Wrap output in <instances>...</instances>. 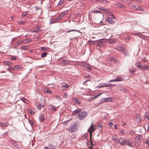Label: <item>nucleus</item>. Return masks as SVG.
Instances as JSON below:
<instances>
[{
	"label": "nucleus",
	"instance_id": "nucleus-1",
	"mask_svg": "<svg viewBox=\"0 0 149 149\" xmlns=\"http://www.w3.org/2000/svg\"><path fill=\"white\" fill-rule=\"evenodd\" d=\"M96 126L95 125H93V123H92L90 128L88 129V131L89 132L90 136V141L91 145H92V132H93L96 130Z\"/></svg>",
	"mask_w": 149,
	"mask_h": 149
},
{
	"label": "nucleus",
	"instance_id": "nucleus-2",
	"mask_svg": "<svg viewBox=\"0 0 149 149\" xmlns=\"http://www.w3.org/2000/svg\"><path fill=\"white\" fill-rule=\"evenodd\" d=\"M88 113L87 111H84L79 114L78 117L80 120H82L84 119L87 116Z\"/></svg>",
	"mask_w": 149,
	"mask_h": 149
},
{
	"label": "nucleus",
	"instance_id": "nucleus-3",
	"mask_svg": "<svg viewBox=\"0 0 149 149\" xmlns=\"http://www.w3.org/2000/svg\"><path fill=\"white\" fill-rule=\"evenodd\" d=\"M78 127L77 125L75 124H73L71 125L68 130L70 132H72L74 131H75Z\"/></svg>",
	"mask_w": 149,
	"mask_h": 149
},
{
	"label": "nucleus",
	"instance_id": "nucleus-4",
	"mask_svg": "<svg viewBox=\"0 0 149 149\" xmlns=\"http://www.w3.org/2000/svg\"><path fill=\"white\" fill-rule=\"evenodd\" d=\"M114 5L117 6V7L120 8H125L126 6L125 5L119 2H116L115 3Z\"/></svg>",
	"mask_w": 149,
	"mask_h": 149
},
{
	"label": "nucleus",
	"instance_id": "nucleus-5",
	"mask_svg": "<svg viewBox=\"0 0 149 149\" xmlns=\"http://www.w3.org/2000/svg\"><path fill=\"white\" fill-rule=\"evenodd\" d=\"M69 86L68 84L66 83H63L62 84V88L63 91H65L69 88Z\"/></svg>",
	"mask_w": 149,
	"mask_h": 149
},
{
	"label": "nucleus",
	"instance_id": "nucleus-6",
	"mask_svg": "<svg viewBox=\"0 0 149 149\" xmlns=\"http://www.w3.org/2000/svg\"><path fill=\"white\" fill-rule=\"evenodd\" d=\"M3 65H6L8 66H11L13 65V63L12 62L7 61H4L2 62Z\"/></svg>",
	"mask_w": 149,
	"mask_h": 149
},
{
	"label": "nucleus",
	"instance_id": "nucleus-7",
	"mask_svg": "<svg viewBox=\"0 0 149 149\" xmlns=\"http://www.w3.org/2000/svg\"><path fill=\"white\" fill-rule=\"evenodd\" d=\"M97 8L103 11L106 12V13H111V10L108 9L104 8L102 7L100 8Z\"/></svg>",
	"mask_w": 149,
	"mask_h": 149
},
{
	"label": "nucleus",
	"instance_id": "nucleus-8",
	"mask_svg": "<svg viewBox=\"0 0 149 149\" xmlns=\"http://www.w3.org/2000/svg\"><path fill=\"white\" fill-rule=\"evenodd\" d=\"M117 89L118 90L123 91L124 92H126L127 91V90L126 88L120 86H118L117 87Z\"/></svg>",
	"mask_w": 149,
	"mask_h": 149
},
{
	"label": "nucleus",
	"instance_id": "nucleus-9",
	"mask_svg": "<svg viewBox=\"0 0 149 149\" xmlns=\"http://www.w3.org/2000/svg\"><path fill=\"white\" fill-rule=\"evenodd\" d=\"M81 109H76L72 112V116H74L76 114L81 112Z\"/></svg>",
	"mask_w": 149,
	"mask_h": 149
},
{
	"label": "nucleus",
	"instance_id": "nucleus-10",
	"mask_svg": "<svg viewBox=\"0 0 149 149\" xmlns=\"http://www.w3.org/2000/svg\"><path fill=\"white\" fill-rule=\"evenodd\" d=\"M136 121L137 123L140 122L141 121V118L139 114H136Z\"/></svg>",
	"mask_w": 149,
	"mask_h": 149
},
{
	"label": "nucleus",
	"instance_id": "nucleus-11",
	"mask_svg": "<svg viewBox=\"0 0 149 149\" xmlns=\"http://www.w3.org/2000/svg\"><path fill=\"white\" fill-rule=\"evenodd\" d=\"M106 21L110 24H114L115 22L114 21L112 20L111 17H108L106 19Z\"/></svg>",
	"mask_w": 149,
	"mask_h": 149
},
{
	"label": "nucleus",
	"instance_id": "nucleus-12",
	"mask_svg": "<svg viewBox=\"0 0 149 149\" xmlns=\"http://www.w3.org/2000/svg\"><path fill=\"white\" fill-rule=\"evenodd\" d=\"M120 139H122V141L121 142L119 143L121 145L123 146L126 143V140L123 138H120Z\"/></svg>",
	"mask_w": 149,
	"mask_h": 149
},
{
	"label": "nucleus",
	"instance_id": "nucleus-13",
	"mask_svg": "<svg viewBox=\"0 0 149 149\" xmlns=\"http://www.w3.org/2000/svg\"><path fill=\"white\" fill-rule=\"evenodd\" d=\"M9 124L8 123H0V125L2 127H7L8 125Z\"/></svg>",
	"mask_w": 149,
	"mask_h": 149
},
{
	"label": "nucleus",
	"instance_id": "nucleus-14",
	"mask_svg": "<svg viewBox=\"0 0 149 149\" xmlns=\"http://www.w3.org/2000/svg\"><path fill=\"white\" fill-rule=\"evenodd\" d=\"M11 143H12L13 144V146L14 147H15L16 148H18V145L17 144V143H15V141L11 140Z\"/></svg>",
	"mask_w": 149,
	"mask_h": 149
},
{
	"label": "nucleus",
	"instance_id": "nucleus-15",
	"mask_svg": "<svg viewBox=\"0 0 149 149\" xmlns=\"http://www.w3.org/2000/svg\"><path fill=\"white\" fill-rule=\"evenodd\" d=\"M142 138V137L141 135H139L136 136L135 139L136 141H138V143H139V142L141 141V139Z\"/></svg>",
	"mask_w": 149,
	"mask_h": 149
},
{
	"label": "nucleus",
	"instance_id": "nucleus-16",
	"mask_svg": "<svg viewBox=\"0 0 149 149\" xmlns=\"http://www.w3.org/2000/svg\"><path fill=\"white\" fill-rule=\"evenodd\" d=\"M126 143H127V145L130 147H133V146L132 145V141H131L128 140L127 142H126Z\"/></svg>",
	"mask_w": 149,
	"mask_h": 149
},
{
	"label": "nucleus",
	"instance_id": "nucleus-17",
	"mask_svg": "<svg viewBox=\"0 0 149 149\" xmlns=\"http://www.w3.org/2000/svg\"><path fill=\"white\" fill-rule=\"evenodd\" d=\"M135 10H140L142 11H144V10L142 7L140 6H138L137 7L136 6Z\"/></svg>",
	"mask_w": 149,
	"mask_h": 149
},
{
	"label": "nucleus",
	"instance_id": "nucleus-18",
	"mask_svg": "<svg viewBox=\"0 0 149 149\" xmlns=\"http://www.w3.org/2000/svg\"><path fill=\"white\" fill-rule=\"evenodd\" d=\"M44 91L48 93L49 94H51L52 93V91L50 90L48 88H46L44 89Z\"/></svg>",
	"mask_w": 149,
	"mask_h": 149
},
{
	"label": "nucleus",
	"instance_id": "nucleus-19",
	"mask_svg": "<svg viewBox=\"0 0 149 149\" xmlns=\"http://www.w3.org/2000/svg\"><path fill=\"white\" fill-rule=\"evenodd\" d=\"M67 13V12L66 11H64L62 13H60L59 15L63 19V16L66 14Z\"/></svg>",
	"mask_w": 149,
	"mask_h": 149
},
{
	"label": "nucleus",
	"instance_id": "nucleus-20",
	"mask_svg": "<svg viewBox=\"0 0 149 149\" xmlns=\"http://www.w3.org/2000/svg\"><path fill=\"white\" fill-rule=\"evenodd\" d=\"M73 100L75 103L77 104H80V102L76 98L74 97L73 99Z\"/></svg>",
	"mask_w": 149,
	"mask_h": 149
},
{
	"label": "nucleus",
	"instance_id": "nucleus-21",
	"mask_svg": "<svg viewBox=\"0 0 149 149\" xmlns=\"http://www.w3.org/2000/svg\"><path fill=\"white\" fill-rule=\"evenodd\" d=\"M133 34L135 36H139L141 38H144V37L140 33H133Z\"/></svg>",
	"mask_w": 149,
	"mask_h": 149
},
{
	"label": "nucleus",
	"instance_id": "nucleus-22",
	"mask_svg": "<svg viewBox=\"0 0 149 149\" xmlns=\"http://www.w3.org/2000/svg\"><path fill=\"white\" fill-rule=\"evenodd\" d=\"M123 78L120 77H117L115 79V82L122 81Z\"/></svg>",
	"mask_w": 149,
	"mask_h": 149
},
{
	"label": "nucleus",
	"instance_id": "nucleus-23",
	"mask_svg": "<svg viewBox=\"0 0 149 149\" xmlns=\"http://www.w3.org/2000/svg\"><path fill=\"white\" fill-rule=\"evenodd\" d=\"M39 120L41 122L44 121L45 120L44 116L43 115H41L39 117Z\"/></svg>",
	"mask_w": 149,
	"mask_h": 149
},
{
	"label": "nucleus",
	"instance_id": "nucleus-24",
	"mask_svg": "<svg viewBox=\"0 0 149 149\" xmlns=\"http://www.w3.org/2000/svg\"><path fill=\"white\" fill-rule=\"evenodd\" d=\"M48 53L46 52H43L41 54V57L42 58L46 57Z\"/></svg>",
	"mask_w": 149,
	"mask_h": 149
},
{
	"label": "nucleus",
	"instance_id": "nucleus-25",
	"mask_svg": "<svg viewBox=\"0 0 149 149\" xmlns=\"http://www.w3.org/2000/svg\"><path fill=\"white\" fill-rule=\"evenodd\" d=\"M29 47L27 46L24 45L22 46L21 47V49L23 50H25L29 49Z\"/></svg>",
	"mask_w": 149,
	"mask_h": 149
},
{
	"label": "nucleus",
	"instance_id": "nucleus-26",
	"mask_svg": "<svg viewBox=\"0 0 149 149\" xmlns=\"http://www.w3.org/2000/svg\"><path fill=\"white\" fill-rule=\"evenodd\" d=\"M48 147L50 149H55V147L54 145L52 143L48 144Z\"/></svg>",
	"mask_w": 149,
	"mask_h": 149
},
{
	"label": "nucleus",
	"instance_id": "nucleus-27",
	"mask_svg": "<svg viewBox=\"0 0 149 149\" xmlns=\"http://www.w3.org/2000/svg\"><path fill=\"white\" fill-rule=\"evenodd\" d=\"M113 140L116 142L118 143H120V139H119L117 137H115L113 138Z\"/></svg>",
	"mask_w": 149,
	"mask_h": 149
},
{
	"label": "nucleus",
	"instance_id": "nucleus-28",
	"mask_svg": "<svg viewBox=\"0 0 149 149\" xmlns=\"http://www.w3.org/2000/svg\"><path fill=\"white\" fill-rule=\"evenodd\" d=\"M102 85L104 87H108L109 86H111V85H112V84H107L106 83H104Z\"/></svg>",
	"mask_w": 149,
	"mask_h": 149
},
{
	"label": "nucleus",
	"instance_id": "nucleus-29",
	"mask_svg": "<svg viewBox=\"0 0 149 149\" xmlns=\"http://www.w3.org/2000/svg\"><path fill=\"white\" fill-rule=\"evenodd\" d=\"M104 99L106 102H109V101L111 102L112 100V98L111 97L105 98H104Z\"/></svg>",
	"mask_w": 149,
	"mask_h": 149
},
{
	"label": "nucleus",
	"instance_id": "nucleus-30",
	"mask_svg": "<svg viewBox=\"0 0 149 149\" xmlns=\"http://www.w3.org/2000/svg\"><path fill=\"white\" fill-rule=\"evenodd\" d=\"M98 127L100 130H102V125L101 123H100L97 125Z\"/></svg>",
	"mask_w": 149,
	"mask_h": 149
},
{
	"label": "nucleus",
	"instance_id": "nucleus-31",
	"mask_svg": "<svg viewBox=\"0 0 149 149\" xmlns=\"http://www.w3.org/2000/svg\"><path fill=\"white\" fill-rule=\"evenodd\" d=\"M91 12L92 13H100V11L97 10H92Z\"/></svg>",
	"mask_w": 149,
	"mask_h": 149
},
{
	"label": "nucleus",
	"instance_id": "nucleus-32",
	"mask_svg": "<svg viewBox=\"0 0 149 149\" xmlns=\"http://www.w3.org/2000/svg\"><path fill=\"white\" fill-rule=\"evenodd\" d=\"M29 121L30 124L31 125L32 127L33 126H34L35 124L33 121L32 120H29Z\"/></svg>",
	"mask_w": 149,
	"mask_h": 149
},
{
	"label": "nucleus",
	"instance_id": "nucleus-33",
	"mask_svg": "<svg viewBox=\"0 0 149 149\" xmlns=\"http://www.w3.org/2000/svg\"><path fill=\"white\" fill-rule=\"evenodd\" d=\"M50 109L52 110L53 111H55L56 109L55 107L54 106L52 105L51 106Z\"/></svg>",
	"mask_w": 149,
	"mask_h": 149
},
{
	"label": "nucleus",
	"instance_id": "nucleus-34",
	"mask_svg": "<svg viewBox=\"0 0 149 149\" xmlns=\"http://www.w3.org/2000/svg\"><path fill=\"white\" fill-rule=\"evenodd\" d=\"M63 62H64V64L65 65L68 64L70 63V61H65V60H63Z\"/></svg>",
	"mask_w": 149,
	"mask_h": 149
},
{
	"label": "nucleus",
	"instance_id": "nucleus-35",
	"mask_svg": "<svg viewBox=\"0 0 149 149\" xmlns=\"http://www.w3.org/2000/svg\"><path fill=\"white\" fill-rule=\"evenodd\" d=\"M64 0H61L58 3V5L59 6L62 5L64 3Z\"/></svg>",
	"mask_w": 149,
	"mask_h": 149
},
{
	"label": "nucleus",
	"instance_id": "nucleus-36",
	"mask_svg": "<svg viewBox=\"0 0 149 149\" xmlns=\"http://www.w3.org/2000/svg\"><path fill=\"white\" fill-rule=\"evenodd\" d=\"M98 1L104 3H105L106 2H108L107 0H98Z\"/></svg>",
	"mask_w": 149,
	"mask_h": 149
},
{
	"label": "nucleus",
	"instance_id": "nucleus-37",
	"mask_svg": "<svg viewBox=\"0 0 149 149\" xmlns=\"http://www.w3.org/2000/svg\"><path fill=\"white\" fill-rule=\"evenodd\" d=\"M22 100L25 103H28V100L24 98H22Z\"/></svg>",
	"mask_w": 149,
	"mask_h": 149
},
{
	"label": "nucleus",
	"instance_id": "nucleus-38",
	"mask_svg": "<svg viewBox=\"0 0 149 149\" xmlns=\"http://www.w3.org/2000/svg\"><path fill=\"white\" fill-rule=\"evenodd\" d=\"M57 21L56 20V19H51V23L52 24L55 22H57Z\"/></svg>",
	"mask_w": 149,
	"mask_h": 149
},
{
	"label": "nucleus",
	"instance_id": "nucleus-39",
	"mask_svg": "<svg viewBox=\"0 0 149 149\" xmlns=\"http://www.w3.org/2000/svg\"><path fill=\"white\" fill-rule=\"evenodd\" d=\"M85 67L86 68H87V69L90 70H91L92 68V67L91 66L89 65H87V66H86Z\"/></svg>",
	"mask_w": 149,
	"mask_h": 149
},
{
	"label": "nucleus",
	"instance_id": "nucleus-40",
	"mask_svg": "<svg viewBox=\"0 0 149 149\" xmlns=\"http://www.w3.org/2000/svg\"><path fill=\"white\" fill-rule=\"evenodd\" d=\"M76 31L78 32H79V30H74V29H73V30H69L67 32V33H68L70 32L71 31Z\"/></svg>",
	"mask_w": 149,
	"mask_h": 149
},
{
	"label": "nucleus",
	"instance_id": "nucleus-41",
	"mask_svg": "<svg viewBox=\"0 0 149 149\" xmlns=\"http://www.w3.org/2000/svg\"><path fill=\"white\" fill-rule=\"evenodd\" d=\"M30 38H28V39H25V42H24V41L23 43H28V42H30Z\"/></svg>",
	"mask_w": 149,
	"mask_h": 149
},
{
	"label": "nucleus",
	"instance_id": "nucleus-42",
	"mask_svg": "<svg viewBox=\"0 0 149 149\" xmlns=\"http://www.w3.org/2000/svg\"><path fill=\"white\" fill-rule=\"evenodd\" d=\"M149 69V66L144 65L143 67V70H148Z\"/></svg>",
	"mask_w": 149,
	"mask_h": 149
},
{
	"label": "nucleus",
	"instance_id": "nucleus-43",
	"mask_svg": "<svg viewBox=\"0 0 149 149\" xmlns=\"http://www.w3.org/2000/svg\"><path fill=\"white\" fill-rule=\"evenodd\" d=\"M56 20L58 22V21H59V20L62 19V18H61V17H60V16L59 15V16H58V17H56Z\"/></svg>",
	"mask_w": 149,
	"mask_h": 149
},
{
	"label": "nucleus",
	"instance_id": "nucleus-44",
	"mask_svg": "<svg viewBox=\"0 0 149 149\" xmlns=\"http://www.w3.org/2000/svg\"><path fill=\"white\" fill-rule=\"evenodd\" d=\"M44 105L43 104H40L39 105H38V108L39 109H40L42 107H43Z\"/></svg>",
	"mask_w": 149,
	"mask_h": 149
},
{
	"label": "nucleus",
	"instance_id": "nucleus-45",
	"mask_svg": "<svg viewBox=\"0 0 149 149\" xmlns=\"http://www.w3.org/2000/svg\"><path fill=\"white\" fill-rule=\"evenodd\" d=\"M110 60L111 61H114V62H116V58H114L112 57L110 59Z\"/></svg>",
	"mask_w": 149,
	"mask_h": 149
},
{
	"label": "nucleus",
	"instance_id": "nucleus-46",
	"mask_svg": "<svg viewBox=\"0 0 149 149\" xmlns=\"http://www.w3.org/2000/svg\"><path fill=\"white\" fill-rule=\"evenodd\" d=\"M118 50H124V47H119L118 48Z\"/></svg>",
	"mask_w": 149,
	"mask_h": 149
},
{
	"label": "nucleus",
	"instance_id": "nucleus-47",
	"mask_svg": "<svg viewBox=\"0 0 149 149\" xmlns=\"http://www.w3.org/2000/svg\"><path fill=\"white\" fill-rule=\"evenodd\" d=\"M48 48L46 47H41V50L42 51H45L47 50Z\"/></svg>",
	"mask_w": 149,
	"mask_h": 149
},
{
	"label": "nucleus",
	"instance_id": "nucleus-48",
	"mask_svg": "<svg viewBox=\"0 0 149 149\" xmlns=\"http://www.w3.org/2000/svg\"><path fill=\"white\" fill-rule=\"evenodd\" d=\"M145 116L147 118L148 120H149V113H145Z\"/></svg>",
	"mask_w": 149,
	"mask_h": 149
},
{
	"label": "nucleus",
	"instance_id": "nucleus-49",
	"mask_svg": "<svg viewBox=\"0 0 149 149\" xmlns=\"http://www.w3.org/2000/svg\"><path fill=\"white\" fill-rule=\"evenodd\" d=\"M23 42H23L22 41H19L17 42L16 44L17 45H19L20 44H21L22 43H23Z\"/></svg>",
	"mask_w": 149,
	"mask_h": 149
},
{
	"label": "nucleus",
	"instance_id": "nucleus-50",
	"mask_svg": "<svg viewBox=\"0 0 149 149\" xmlns=\"http://www.w3.org/2000/svg\"><path fill=\"white\" fill-rule=\"evenodd\" d=\"M17 58V57L16 56H13L11 57L10 60L12 61H14Z\"/></svg>",
	"mask_w": 149,
	"mask_h": 149
},
{
	"label": "nucleus",
	"instance_id": "nucleus-51",
	"mask_svg": "<svg viewBox=\"0 0 149 149\" xmlns=\"http://www.w3.org/2000/svg\"><path fill=\"white\" fill-rule=\"evenodd\" d=\"M130 8H131L135 10L136 8V6L134 5H131Z\"/></svg>",
	"mask_w": 149,
	"mask_h": 149
},
{
	"label": "nucleus",
	"instance_id": "nucleus-52",
	"mask_svg": "<svg viewBox=\"0 0 149 149\" xmlns=\"http://www.w3.org/2000/svg\"><path fill=\"white\" fill-rule=\"evenodd\" d=\"M143 67L142 65L140 64L139 68L141 70H143Z\"/></svg>",
	"mask_w": 149,
	"mask_h": 149
},
{
	"label": "nucleus",
	"instance_id": "nucleus-53",
	"mask_svg": "<svg viewBox=\"0 0 149 149\" xmlns=\"http://www.w3.org/2000/svg\"><path fill=\"white\" fill-rule=\"evenodd\" d=\"M140 63L139 62H138L136 63L135 65L136 67L139 68V66L140 65Z\"/></svg>",
	"mask_w": 149,
	"mask_h": 149
},
{
	"label": "nucleus",
	"instance_id": "nucleus-54",
	"mask_svg": "<svg viewBox=\"0 0 149 149\" xmlns=\"http://www.w3.org/2000/svg\"><path fill=\"white\" fill-rule=\"evenodd\" d=\"M14 69L11 68L10 67H8L7 69V71H10V70H13Z\"/></svg>",
	"mask_w": 149,
	"mask_h": 149
},
{
	"label": "nucleus",
	"instance_id": "nucleus-55",
	"mask_svg": "<svg viewBox=\"0 0 149 149\" xmlns=\"http://www.w3.org/2000/svg\"><path fill=\"white\" fill-rule=\"evenodd\" d=\"M55 97L57 100H60L61 99V97L59 95H56Z\"/></svg>",
	"mask_w": 149,
	"mask_h": 149
},
{
	"label": "nucleus",
	"instance_id": "nucleus-56",
	"mask_svg": "<svg viewBox=\"0 0 149 149\" xmlns=\"http://www.w3.org/2000/svg\"><path fill=\"white\" fill-rule=\"evenodd\" d=\"M124 54L126 56H129L130 55L129 54L128 52H125Z\"/></svg>",
	"mask_w": 149,
	"mask_h": 149
},
{
	"label": "nucleus",
	"instance_id": "nucleus-57",
	"mask_svg": "<svg viewBox=\"0 0 149 149\" xmlns=\"http://www.w3.org/2000/svg\"><path fill=\"white\" fill-rule=\"evenodd\" d=\"M113 123L112 122H110L108 124V125L109 127H111L113 126Z\"/></svg>",
	"mask_w": 149,
	"mask_h": 149
},
{
	"label": "nucleus",
	"instance_id": "nucleus-58",
	"mask_svg": "<svg viewBox=\"0 0 149 149\" xmlns=\"http://www.w3.org/2000/svg\"><path fill=\"white\" fill-rule=\"evenodd\" d=\"M98 1V0H91V2L93 3H96L97 1Z\"/></svg>",
	"mask_w": 149,
	"mask_h": 149
},
{
	"label": "nucleus",
	"instance_id": "nucleus-59",
	"mask_svg": "<svg viewBox=\"0 0 149 149\" xmlns=\"http://www.w3.org/2000/svg\"><path fill=\"white\" fill-rule=\"evenodd\" d=\"M130 71L131 73L133 74V73L135 72V70L132 69H130Z\"/></svg>",
	"mask_w": 149,
	"mask_h": 149
},
{
	"label": "nucleus",
	"instance_id": "nucleus-60",
	"mask_svg": "<svg viewBox=\"0 0 149 149\" xmlns=\"http://www.w3.org/2000/svg\"><path fill=\"white\" fill-rule=\"evenodd\" d=\"M24 23H25V22L22 20H21L19 22V24H23Z\"/></svg>",
	"mask_w": 149,
	"mask_h": 149
},
{
	"label": "nucleus",
	"instance_id": "nucleus-61",
	"mask_svg": "<svg viewBox=\"0 0 149 149\" xmlns=\"http://www.w3.org/2000/svg\"><path fill=\"white\" fill-rule=\"evenodd\" d=\"M145 143L147 144L148 145L149 144V141L147 140L145 141Z\"/></svg>",
	"mask_w": 149,
	"mask_h": 149
},
{
	"label": "nucleus",
	"instance_id": "nucleus-62",
	"mask_svg": "<svg viewBox=\"0 0 149 149\" xmlns=\"http://www.w3.org/2000/svg\"><path fill=\"white\" fill-rule=\"evenodd\" d=\"M26 15H27V13H23L22 14V17H24V16Z\"/></svg>",
	"mask_w": 149,
	"mask_h": 149
},
{
	"label": "nucleus",
	"instance_id": "nucleus-63",
	"mask_svg": "<svg viewBox=\"0 0 149 149\" xmlns=\"http://www.w3.org/2000/svg\"><path fill=\"white\" fill-rule=\"evenodd\" d=\"M113 81L115 82V79L111 80H110L109 81V82H113Z\"/></svg>",
	"mask_w": 149,
	"mask_h": 149
},
{
	"label": "nucleus",
	"instance_id": "nucleus-64",
	"mask_svg": "<svg viewBox=\"0 0 149 149\" xmlns=\"http://www.w3.org/2000/svg\"><path fill=\"white\" fill-rule=\"evenodd\" d=\"M35 8L36 10H38L40 9V7H35Z\"/></svg>",
	"mask_w": 149,
	"mask_h": 149
}]
</instances>
